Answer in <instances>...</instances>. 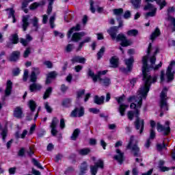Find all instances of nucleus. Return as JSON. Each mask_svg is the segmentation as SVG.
<instances>
[{
    "label": "nucleus",
    "mask_w": 175,
    "mask_h": 175,
    "mask_svg": "<svg viewBox=\"0 0 175 175\" xmlns=\"http://www.w3.org/2000/svg\"><path fill=\"white\" fill-rule=\"evenodd\" d=\"M148 56H144L142 58V73L144 75L143 80L145 81L144 85L138 90L137 96H132L128 98V102H135V103H132L131 104L130 108L133 109L134 111H129L127 117L130 121H132L134 117L137 118L135 122V125L136 129H140V134L143 133V131H144V120H140V118H139V116H140V109H142V105H143V99L147 98V94H148V91H150L151 83L157 82V79H158L157 77L152 78L148 73Z\"/></svg>",
    "instance_id": "1"
},
{
    "label": "nucleus",
    "mask_w": 175,
    "mask_h": 175,
    "mask_svg": "<svg viewBox=\"0 0 175 175\" xmlns=\"http://www.w3.org/2000/svg\"><path fill=\"white\" fill-rule=\"evenodd\" d=\"M108 33L110 35L112 40H116V42H122L121 46L122 47H128V46H131L132 44V41L131 40L126 39V36L123 33H119L117 36V33L118 32V29L117 27H112L109 30H107Z\"/></svg>",
    "instance_id": "2"
},
{
    "label": "nucleus",
    "mask_w": 175,
    "mask_h": 175,
    "mask_svg": "<svg viewBox=\"0 0 175 175\" xmlns=\"http://www.w3.org/2000/svg\"><path fill=\"white\" fill-rule=\"evenodd\" d=\"M167 88H164L160 95V109L161 111H167L169 106L167 105Z\"/></svg>",
    "instance_id": "3"
},
{
    "label": "nucleus",
    "mask_w": 175,
    "mask_h": 175,
    "mask_svg": "<svg viewBox=\"0 0 175 175\" xmlns=\"http://www.w3.org/2000/svg\"><path fill=\"white\" fill-rule=\"evenodd\" d=\"M133 140H135V137L131 136L126 148L128 150H132L134 157H139L140 155V148H139L136 144L132 146V144H133Z\"/></svg>",
    "instance_id": "4"
},
{
    "label": "nucleus",
    "mask_w": 175,
    "mask_h": 175,
    "mask_svg": "<svg viewBox=\"0 0 175 175\" xmlns=\"http://www.w3.org/2000/svg\"><path fill=\"white\" fill-rule=\"evenodd\" d=\"M107 73V70L98 71L97 75H95V72L92 71V70L89 69L88 75L91 79H92L94 83H96L98 80H102L100 78L102 75H105Z\"/></svg>",
    "instance_id": "5"
},
{
    "label": "nucleus",
    "mask_w": 175,
    "mask_h": 175,
    "mask_svg": "<svg viewBox=\"0 0 175 175\" xmlns=\"http://www.w3.org/2000/svg\"><path fill=\"white\" fill-rule=\"evenodd\" d=\"M170 122L166 121L165 126L161 124V123L158 122L157 124V129L158 132H163L164 136H167L170 133Z\"/></svg>",
    "instance_id": "6"
},
{
    "label": "nucleus",
    "mask_w": 175,
    "mask_h": 175,
    "mask_svg": "<svg viewBox=\"0 0 175 175\" xmlns=\"http://www.w3.org/2000/svg\"><path fill=\"white\" fill-rule=\"evenodd\" d=\"M104 163L102 159H98L96 163H94V165L90 166V172L92 175H96L98 173V167L100 169H103Z\"/></svg>",
    "instance_id": "7"
},
{
    "label": "nucleus",
    "mask_w": 175,
    "mask_h": 175,
    "mask_svg": "<svg viewBox=\"0 0 175 175\" xmlns=\"http://www.w3.org/2000/svg\"><path fill=\"white\" fill-rule=\"evenodd\" d=\"M150 126L152 129L150 130V139H147L146 143L145 144L146 148H148V147H150V145L151 144V139H155V131H154V129L155 128V121H150Z\"/></svg>",
    "instance_id": "8"
},
{
    "label": "nucleus",
    "mask_w": 175,
    "mask_h": 175,
    "mask_svg": "<svg viewBox=\"0 0 175 175\" xmlns=\"http://www.w3.org/2000/svg\"><path fill=\"white\" fill-rule=\"evenodd\" d=\"M144 10H152L151 12L146 13V18L148 17H154L155 14H157V8L154 7V5L150 3L144 7Z\"/></svg>",
    "instance_id": "9"
},
{
    "label": "nucleus",
    "mask_w": 175,
    "mask_h": 175,
    "mask_svg": "<svg viewBox=\"0 0 175 175\" xmlns=\"http://www.w3.org/2000/svg\"><path fill=\"white\" fill-rule=\"evenodd\" d=\"M173 65H175L174 61L171 62L166 71V77L168 81H173V80H174V72H172V69H173Z\"/></svg>",
    "instance_id": "10"
},
{
    "label": "nucleus",
    "mask_w": 175,
    "mask_h": 175,
    "mask_svg": "<svg viewBox=\"0 0 175 175\" xmlns=\"http://www.w3.org/2000/svg\"><path fill=\"white\" fill-rule=\"evenodd\" d=\"M83 116H84V107H83L75 108L70 115L72 118L83 117Z\"/></svg>",
    "instance_id": "11"
},
{
    "label": "nucleus",
    "mask_w": 175,
    "mask_h": 175,
    "mask_svg": "<svg viewBox=\"0 0 175 175\" xmlns=\"http://www.w3.org/2000/svg\"><path fill=\"white\" fill-rule=\"evenodd\" d=\"M58 122H59V120H58V118H53L50 125V128L51 129V134L53 136H56L57 133H58V131H57V126L58 125Z\"/></svg>",
    "instance_id": "12"
},
{
    "label": "nucleus",
    "mask_w": 175,
    "mask_h": 175,
    "mask_svg": "<svg viewBox=\"0 0 175 175\" xmlns=\"http://www.w3.org/2000/svg\"><path fill=\"white\" fill-rule=\"evenodd\" d=\"M13 116L15 118L18 120H21L24 118V111H23V107H16L14 109Z\"/></svg>",
    "instance_id": "13"
},
{
    "label": "nucleus",
    "mask_w": 175,
    "mask_h": 175,
    "mask_svg": "<svg viewBox=\"0 0 175 175\" xmlns=\"http://www.w3.org/2000/svg\"><path fill=\"white\" fill-rule=\"evenodd\" d=\"M29 27V15L23 16L22 18V28L24 31Z\"/></svg>",
    "instance_id": "14"
},
{
    "label": "nucleus",
    "mask_w": 175,
    "mask_h": 175,
    "mask_svg": "<svg viewBox=\"0 0 175 175\" xmlns=\"http://www.w3.org/2000/svg\"><path fill=\"white\" fill-rule=\"evenodd\" d=\"M133 62H135L133 57L124 59V64L127 68V72H132V69L133 68Z\"/></svg>",
    "instance_id": "15"
},
{
    "label": "nucleus",
    "mask_w": 175,
    "mask_h": 175,
    "mask_svg": "<svg viewBox=\"0 0 175 175\" xmlns=\"http://www.w3.org/2000/svg\"><path fill=\"white\" fill-rule=\"evenodd\" d=\"M83 36H85V33L84 31L79 32V33H74L72 34V36L71 38V40L72 42H79V40H81V38Z\"/></svg>",
    "instance_id": "16"
},
{
    "label": "nucleus",
    "mask_w": 175,
    "mask_h": 175,
    "mask_svg": "<svg viewBox=\"0 0 175 175\" xmlns=\"http://www.w3.org/2000/svg\"><path fill=\"white\" fill-rule=\"evenodd\" d=\"M116 154L117 155H115L113 158L114 159H116V161H118V162L121 165V163L124 162V152H122V151L120 150V149H117Z\"/></svg>",
    "instance_id": "17"
},
{
    "label": "nucleus",
    "mask_w": 175,
    "mask_h": 175,
    "mask_svg": "<svg viewBox=\"0 0 175 175\" xmlns=\"http://www.w3.org/2000/svg\"><path fill=\"white\" fill-rule=\"evenodd\" d=\"M12 90H13V83L12 81H8L5 92V96H9L12 94Z\"/></svg>",
    "instance_id": "18"
},
{
    "label": "nucleus",
    "mask_w": 175,
    "mask_h": 175,
    "mask_svg": "<svg viewBox=\"0 0 175 175\" xmlns=\"http://www.w3.org/2000/svg\"><path fill=\"white\" fill-rule=\"evenodd\" d=\"M33 83L29 85V90L31 92H33L35 91H39L40 90H42V85L39 83H36L35 82H33Z\"/></svg>",
    "instance_id": "19"
},
{
    "label": "nucleus",
    "mask_w": 175,
    "mask_h": 175,
    "mask_svg": "<svg viewBox=\"0 0 175 175\" xmlns=\"http://www.w3.org/2000/svg\"><path fill=\"white\" fill-rule=\"evenodd\" d=\"M32 39L33 38H32V36H31V35L27 34L26 39L21 38L20 42L23 44V46H27L28 43H29V42L32 41Z\"/></svg>",
    "instance_id": "20"
},
{
    "label": "nucleus",
    "mask_w": 175,
    "mask_h": 175,
    "mask_svg": "<svg viewBox=\"0 0 175 175\" xmlns=\"http://www.w3.org/2000/svg\"><path fill=\"white\" fill-rule=\"evenodd\" d=\"M71 62L72 64H76V62H79V64H85V58L80 56H75L71 59Z\"/></svg>",
    "instance_id": "21"
},
{
    "label": "nucleus",
    "mask_w": 175,
    "mask_h": 175,
    "mask_svg": "<svg viewBox=\"0 0 175 175\" xmlns=\"http://www.w3.org/2000/svg\"><path fill=\"white\" fill-rule=\"evenodd\" d=\"M31 23L34 27L35 31H38L39 29V18L34 16L31 19Z\"/></svg>",
    "instance_id": "22"
},
{
    "label": "nucleus",
    "mask_w": 175,
    "mask_h": 175,
    "mask_svg": "<svg viewBox=\"0 0 175 175\" xmlns=\"http://www.w3.org/2000/svg\"><path fill=\"white\" fill-rule=\"evenodd\" d=\"M20 54H21L20 51H13L10 57V61H12V62L17 61V59L20 58Z\"/></svg>",
    "instance_id": "23"
},
{
    "label": "nucleus",
    "mask_w": 175,
    "mask_h": 175,
    "mask_svg": "<svg viewBox=\"0 0 175 175\" xmlns=\"http://www.w3.org/2000/svg\"><path fill=\"white\" fill-rule=\"evenodd\" d=\"M160 35L161 30L159 29V28L157 27L155 30L152 33L150 36V40L154 42V40H155V39H157V38H158V36H159Z\"/></svg>",
    "instance_id": "24"
},
{
    "label": "nucleus",
    "mask_w": 175,
    "mask_h": 175,
    "mask_svg": "<svg viewBox=\"0 0 175 175\" xmlns=\"http://www.w3.org/2000/svg\"><path fill=\"white\" fill-rule=\"evenodd\" d=\"M158 53H159V48L156 47L154 55L150 57L151 68H154V65H155V62L157 61V57H155V55H157Z\"/></svg>",
    "instance_id": "25"
},
{
    "label": "nucleus",
    "mask_w": 175,
    "mask_h": 175,
    "mask_svg": "<svg viewBox=\"0 0 175 175\" xmlns=\"http://www.w3.org/2000/svg\"><path fill=\"white\" fill-rule=\"evenodd\" d=\"M87 170H88V165H87V162H83L80 167L79 175L85 174Z\"/></svg>",
    "instance_id": "26"
},
{
    "label": "nucleus",
    "mask_w": 175,
    "mask_h": 175,
    "mask_svg": "<svg viewBox=\"0 0 175 175\" xmlns=\"http://www.w3.org/2000/svg\"><path fill=\"white\" fill-rule=\"evenodd\" d=\"M128 105L124 104H121L119 106L118 111L120 113V116H122V117H124V116H125V111H126V109H128Z\"/></svg>",
    "instance_id": "27"
},
{
    "label": "nucleus",
    "mask_w": 175,
    "mask_h": 175,
    "mask_svg": "<svg viewBox=\"0 0 175 175\" xmlns=\"http://www.w3.org/2000/svg\"><path fill=\"white\" fill-rule=\"evenodd\" d=\"M154 1H156L157 5H159L160 10H162V8L166 6V1L165 0H146V2H154Z\"/></svg>",
    "instance_id": "28"
},
{
    "label": "nucleus",
    "mask_w": 175,
    "mask_h": 175,
    "mask_svg": "<svg viewBox=\"0 0 175 175\" xmlns=\"http://www.w3.org/2000/svg\"><path fill=\"white\" fill-rule=\"evenodd\" d=\"M110 64L112 68H118V57L113 56L110 59Z\"/></svg>",
    "instance_id": "29"
},
{
    "label": "nucleus",
    "mask_w": 175,
    "mask_h": 175,
    "mask_svg": "<svg viewBox=\"0 0 175 175\" xmlns=\"http://www.w3.org/2000/svg\"><path fill=\"white\" fill-rule=\"evenodd\" d=\"M7 12H8V18H11V17L13 18L12 23H16V16H14V10L13 8H8L6 10Z\"/></svg>",
    "instance_id": "30"
},
{
    "label": "nucleus",
    "mask_w": 175,
    "mask_h": 175,
    "mask_svg": "<svg viewBox=\"0 0 175 175\" xmlns=\"http://www.w3.org/2000/svg\"><path fill=\"white\" fill-rule=\"evenodd\" d=\"M77 31H80V25L77 24L75 27H72L67 33V38H71L72 33Z\"/></svg>",
    "instance_id": "31"
},
{
    "label": "nucleus",
    "mask_w": 175,
    "mask_h": 175,
    "mask_svg": "<svg viewBox=\"0 0 175 175\" xmlns=\"http://www.w3.org/2000/svg\"><path fill=\"white\" fill-rule=\"evenodd\" d=\"M165 161L163 160H160L159 161V167L161 172H168V170H170V167H164Z\"/></svg>",
    "instance_id": "32"
},
{
    "label": "nucleus",
    "mask_w": 175,
    "mask_h": 175,
    "mask_svg": "<svg viewBox=\"0 0 175 175\" xmlns=\"http://www.w3.org/2000/svg\"><path fill=\"white\" fill-rule=\"evenodd\" d=\"M103 102H105V96H103L100 97H99V96H94V103H96V105H102L103 104Z\"/></svg>",
    "instance_id": "33"
},
{
    "label": "nucleus",
    "mask_w": 175,
    "mask_h": 175,
    "mask_svg": "<svg viewBox=\"0 0 175 175\" xmlns=\"http://www.w3.org/2000/svg\"><path fill=\"white\" fill-rule=\"evenodd\" d=\"M79 135H80V129H76L74 130L72 135L70 137L71 140H77V137H79Z\"/></svg>",
    "instance_id": "34"
},
{
    "label": "nucleus",
    "mask_w": 175,
    "mask_h": 175,
    "mask_svg": "<svg viewBox=\"0 0 175 175\" xmlns=\"http://www.w3.org/2000/svg\"><path fill=\"white\" fill-rule=\"evenodd\" d=\"M91 152V149L89 148H82L79 150V154L80 155H88Z\"/></svg>",
    "instance_id": "35"
},
{
    "label": "nucleus",
    "mask_w": 175,
    "mask_h": 175,
    "mask_svg": "<svg viewBox=\"0 0 175 175\" xmlns=\"http://www.w3.org/2000/svg\"><path fill=\"white\" fill-rule=\"evenodd\" d=\"M28 135V131L23 130V133L21 134V135L18 134V133H16L15 136L16 139H25V137Z\"/></svg>",
    "instance_id": "36"
},
{
    "label": "nucleus",
    "mask_w": 175,
    "mask_h": 175,
    "mask_svg": "<svg viewBox=\"0 0 175 175\" xmlns=\"http://www.w3.org/2000/svg\"><path fill=\"white\" fill-rule=\"evenodd\" d=\"M28 106H29L31 111H35V110L36 109V103H35V101H33V100H30L29 101Z\"/></svg>",
    "instance_id": "37"
},
{
    "label": "nucleus",
    "mask_w": 175,
    "mask_h": 175,
    "mask_svg": "<svg viewBox=\"0 0 175 175\" xmlns=\"http://www.w3.org/2000/svg\"><path fill=\"white\" fill-rule=\"evenodd\" d=\"M100 84H103L105 87H108V85H110V79L109 78H105L102 79V80H99Z\"/></svg>",
    "instance_id": "38"
},
{
    "label": "nucleus",
    "mask_w": 175,
    "mask_h": 175,
    "mask_svg": "<svg viewBox=\"0 0 175 175\" xmlns=\"http://www.w3.org/2000/svg\"><path fill=\"white\" fill-rule=\"evenodd\" d=\"M139 31L137 29H131L127 31L126 35L128 36H137Z\"/></svg>",
    "instance_id": "39"
},
{
    "label": "nucleus",
    "mask_w": 175,
    "mask_h": 175,
    "mask_svg": "<svg viewBox=\"0 0 175 175\" xmlns=\"http://www.w3.org/2000/svg\"><path fill=\"white\" fill-rule=\"evenodd\" d=\"M10 40L12 42L13 44H17V43H18V35L16 33L12 34Z\"/></svg>",
    "instance_id": "40"
},
{
    "label": "nucleus",
    "mask_w": 175,
    "mask_h": 175,
    "mask_svg": "<svg viewBox=\"0 0 175 175\" xmlns=\"http://www.w3.org/2000/svg\"><path fill=\"white\" fill-rule=\"evenodd\" d=\"M131 3L135 9H139L142 3V0H131Z\"/></svg>",
    "instance_id": "41"
},
{
    "label": "nucleus",
    "mask_w": 175,
    "mask_h": 175,
    "mask_svg": "<svg viewBox=\"0 0 175 175\" xmlns=\"http://www.w3.org/2000/svg\"><path fill=\"white\" fill-rule=\"evenodd\" d=\"M70 103H72V100L69 98H66L62 102V105L64 107H70Z\"/></svg>",
    "instance_id": "42"
},
{
    "label": "nucleus",
    "mask_w": 175,
    "mask_h": 175,
    "mask_svg": "<svg viewBox=\"0 0 175 175\" xmlns=\"http://www.w3.org/2000/svg\"><path fill=\"white\" fill-rule=\"evenodd\" d=\"M113 12L115 16H121V14L124 13V9L122 8L113 9Z\"/></svg>",
    "instance_id": "43"
},
{
    "label": "nucleus",
    "mask_w": 175,
    "mask_h": 175,
    "mask_svg": "<svg viewBox=\"0 0 175 175\" xmlns=\"http://www.w3.org/2000/svg\"><path fill=\"white\" fill-rule=\"evenodd\" d=\"M51 92H53V88H49L48 89H46V90L45 91V93L44 94V99H47V98H49V96H50V94H51Z\"/></svg>",
    "instance_id": "44"
},
{
    "label": "nucleus",
    "mask_w": 175,
    "mask_h": 175,
    "mask_svg": "<svg viewBox=\"0 0 175 175\" xmlns=\"http://www.w3.org/2000/svg\"><path fill=\"white\" fill-rule=\"evenodd\" d=\"M29 79L31 83H36V81L38 80V75L33 74V72H31L29 76Z\"/></svg>",
    "instance_id": "45"
},
{
    "label": "nucleus",
    "mask_w": 175,
    "mask_h": 175,
    "mask_svg": "<svg viewBox=\"0 0 175 175\" xmlns=\"http://www.w3.org/2000/svg\"><path fill=\"white\" fill-rule=\"evenodd\" d=\"M54 21H55V14H53L50 17L49 24L51 25V28H54V27H55V25H54Z\"/></svg>",
    "instance_id": "46"
},
{
    "label": "nucleus",
    "mask_w": 175,
    "mask_h": 175,
    "mask_svg": "<svg viewBox=\"0 0 175 175\" xmlns=\"http://www.w3.org/2000/svg\"><path fill=\"white\" fill-rule=\"evenodd\" d=\"M105 54V47L103 46L97 53V59H100Z\"/></svg>",
    "instance_id": "47"
},
{
    "label": "nucleus",
    "mask_w": 175,
    "mask_h": 175,
    "mask_svg": "<svg viewBox=\"0 0 175 175\" xmlns=\"http://www.w3.org/2000/svg\"><path fill=\"white\" fill-rule=\"evenodd\" d=\"M31 73H33V75L38 76L40 74V70L38 67H33L31 68Z\"/></svg>",
    "instance_id": "48"
},
{
    "label": "nucleus",
    "mask_w": 175,
    "mask_h": 175,
    "mask_svg": "<svg viewBox=\"0 0 175 175\" xmlns=\"http://www.w3.org/2000/svg\"><path fill=\"white\" fill-rule=\"evenodd\" d=\"M32 162L34 166H36L37 167H38V169H43V167H42L40 163H39L36 159H32Z\"/></svg>",
    "instance_id": "49"
},
{
    "label": "nucleus",
    "mask_w": 175,
    "mask_h": 175,
    "mask_svg": "<svg viewBox=\"0 0 175 175\" xmlns=\"http://www.w3.org/2000/svg\"><path fill=\"white\" fill-rule=\"evenodd\" d=\"M32 162L34 166H36L37 167H38V169H43V167H42L40 163H39L36 159H32Z\"/></svg>",
    "instance_id": "50"
},
{
    "label": "nucleus",
    "mask_w": 175,
    "mask_h": 175,
    "mask_svg": "<svg viewBox=\"0 0 175 175\" xmlns=\"http://www.w3.org/2000/svg\"><path fill=\"white\" fill-rule=\"evenodd\" d=\"M85 94V90H81L77 92V98L80 99L83 95Z\"/></svg>",
    "instance_id": "51"
},
{
    "label": "nucleus",
    "mask_w": 175,
    "mask_h": 175,
    "mask_svg": "<svg viewBox=\"0 0 175 175\" xmlns=\"http://www.w3.org/2000/svg\"><path fill=\"white\" fill-rule=\"evenodd\" d=\"M169 20H170L172 25H173L172 31L174 32L175 31V18L172 17V16H170Z\"/></svg>",
    "instance_id": "52"
},
{
    "label": "nucleus",
    "mask_w": 175,
    "mask_h": 175,
    "mask_svg": "<svg viewBox=\"0 0 175 175\" xmlns=\"http://www.w3.org/2000/svg\"><path fill=\"white\" fill-rule=\"evenodd\" d=\"M29 54H31V48H27L23 53V57L28 58V57H29Z\"/></svg>",
    "instance_id": "53"
},
{
    "label": "nucleus",
    "mask_w": 175,
    "mask_h": 175,
    "mask_svg": "<svg viewBox=\"0 0 175 175\" xmlns=\"http://www.w3.org/2000/svg\"><path fill=\"white\" fill-rule=\"evenodd\" d=\"M116 100H117L118 105L124 102V99H125V95H122L120 97H116Z\"/></svg>",
    "instance_id": "54"
},
{
    "label": "nucleus",
    "mask_w": 175,
    "mask_h": 175,
    "mask_svg": "<svg viewBox=\"0 0 175 175\" xmlns=\"http://www.w3.org/2000/svg\"><path fill=\"white\" fill-rule=\"evenodd\" d=\"M1 136L3 141L5 140L6 136H8V129H3L1 132Z\"/></svg>",
    "instance_id": "55"
},
{
    "label": "nucleus",
    "mask_w": 175,
    "mask_h": 175,
    "mask_svg": "<svg viewBox=\"0 0 175 175\" xmlns=\"http://www.w3.org/2000/svg\"><path fill=\"white\" fill-rule=\"evenodd\" d=\"M73 49H75V46H73V44H69L66 47V51L67 53H70V51H72V50H73Z\"/></svg>",
    "instance_id": "56"
},
{
    "label": "nucleus",
    "mask_w": 175,
    "mask_h": 175,
    "mask_svg": "<svg viewBox=\"0 0 175 175\" xmlns=\"http://www.w3.org/2000/svg\"><path fill=\"white\" fill-rule=\"evenodd\" d=\"M44 107L48 113H51L53 111V109H51V107L49 105V103H44Z\"/></svg>",
    "instance_id": "57"
},
{
    "label": "nucleus",
    "mask_w": 175,
    "mask_h": 175,
    "mask_svg": "<svg viewBox=\"0 0 175 175\" xmlns=\"http://www.w3.org/2000/svg\"><path fill=\"white\" fill-rule=\"evenodd\" d=\"M47 77H49V79H55V77H57V73L55 71H52L48 74Z\"/></svg>",
    "instance_id": "58"
},
{
    "label": "nucleus",
    "mask_w": 175,
    "mask_h": 175,
    "mask_svg": "<svg viewBox=\"0 0 175 175\" xmlns=\"http://www.w3.org/2000/svg\"><path fill=\"white\" fill-rule=\"evenodd\" d=\"M38 6H39V3L35 2V3H33L31 5H30L29 9L30 10H35V9H36Z\"/></svg>",
    "instance_id": "59"
},
{
    "label": "nucleus",
    "mask_w": 175,
    "mask_h": 175,
    "mask_svg": "<svg viewBox=\"0 0 175 175\" xmlns=\"http://www.w3.org/2000/svg\"><path fill=\"white\" fill-rule=\"evenodd\" d=\"M163 148H166V145L165 144V143H163L162 144H157V150L159 151H162Z\"/></svg>",
    "instance_id": "60"
},
{
    "label": "nucleus",
    "mask_w": 175,
    "mask_h": 175,
    "mask_svg": "<svg viewBox=\"0 0 175 175\" xmlns=\"http://www.w3.org/2000/svg\"><path fill=\"white\" fill-rule=\"evenodd\" d=\"M89 111L90 113H93V114H98L100 113V110L96 108H90Z\"/></svg>",
    "instance_id": "61"
},
{
    "label": "nucleus",
    "mask_w": 175,
    "mask_h": 175,
    "mask_svg": "<svg viewBox=\"0 0 175 175\" xmlns=\"http://www.w3.org/2000/svg\"><path fill=\"white\" fill-rule=\"evenodd\" d=\"M16 170H17V167H13L9 168L8 172L10 174H16Z\"/></svg>",
    "instance_id": "62"
},
{
    "label": "nucleus",
    "mask_w": 175,
    "mask_h": 175,
    "mask_svg": "<svg viewBox=\"0 0 175 175\" xmlns=\"http://www.w3.org/2000/svg\"><path fill=\"white\" fill-rule=\"evenodd\" d=\"M28 70H25L23 74V81H27V80H28Z\"/></svg>",
    "instance_id": "63"
},
{
    "label": "nucleus",
    "mask_w": 175,
    "mask_h": 175,
    "mask_svg": "<svg viewBox=\"0 0 175 175\" xmlns=\"http://www.w3.org/2000/svg\"><path fill=\"white\" fill-rule=\"evenodd\" d=\"M60 128L61 129H64V128H65V119L64 118L60 119Z\"/></svg>",
    "instance_id": "64"
}]
</instances>
